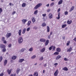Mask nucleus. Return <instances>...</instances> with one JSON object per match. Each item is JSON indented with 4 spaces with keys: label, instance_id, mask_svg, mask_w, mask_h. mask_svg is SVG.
I'll list each match as a JSON object with an SVG mask.
<instances>
[{
    "label": "nucleus",
    "instance_id": "nucleus-53",
    "mask_svg": "<svg viewBox=\"0 0 76 76\" xmlns=\"http://www.w3.org/2000/svg\"><path fill=\"white\" fill-rule=\"evenodd\" d=\"M4 75V74L3 73H1L0 74V76H3Z\"/></svg>",
    "mask_w": 76,
    "mask_h": 76
},
{
    "label": "nucleus",
    "instance_id": "nucleus-57",
    "mask_svg": "<svg viewBox=\"0 0 76 76\" xmlns=\"http://www.w3.org/2000/svg\"><path fill=\"white\" fill-rule=\"evenodd\" d=\"M42 16H43V17H45V16H46V14H43L42 15Z\"/></svg>",
    "mask_w": 76,
    "mask_h": 76
},
{
    "label": "nucleus",
    "instance_id": "nucleus-46",
    "mask_svg": "<svg viewBox=\"0 0 76 76\" xmlns=\"http://www.w3.org/2000/svg\"><path fill=\"white\" fill-rule=\"evenodd\" d=\"M54 2H52L50 4V6H53L54 5Z\"/></svg>",
    "mask_w": 76,
    "mask_h": 76
},
{
    "label": "nucleus",
    "instance_id": "nucleus-41",
    "mask_svg": "<svg viewBox=\"0 0 76 76\" xmlns=\"http://www.w3.org/2000/svg\"><path fill=\"white\" fill-rule=\"evenodd\" d=\"M6 48H3L2 50L3 52H6Z\"/></svg>",
    "mask_w": 76,
    "mask_h": 76
},
{
    "label": "nucleus",
    "instance_id": "nucleus-34",
    "mask_svg": "<svg viewBox=\"0 0 76 76\" xmlns=\"http://www.w3.org/2000/svg\"><path fill=\"white\" fill-rule=\"evenodd\" d=\"M24 50H25V49H22L20 50V53H23V52H24Z\"/></svg>",
    "mask_w": 76,
    "mask_h": 76
},
{
    "label": "nucleus",
    "instance_id": "nucleus-1",
    "mask_svg": "<svg viewBox=\"0 0 76 76\" xmlns=\"http://www.w3.org/2000/svg\"><path fill=\"white\" fill-rule=\"evenodd\" d=\"M42 5V3H39L37 4L34 8V10H36V9H37L38 8L40 7Z\"/></svg>",
    "mask_w": 76,
    "mask_h": 76
},
{
    "label": "nucleus",
    "instance_id": "nucleus-47",
    "mask_svg": "<svg viewBox=\"0 0 76 76\" xmlns=\"http://www.w3.org/2000/svg\"><path fill=\"white\" fill-rule=\"evenodd\" d=\"M43 59H44V58H43V57H42L40 58L39 60H42Z\"/></svg>",
    "mask_w": 76,
    "mask_h": 76
},
{
    "label": "nucleus",
    "instance_id": "nucleus-48",
    "mask_svg": "<svg viewBox=\"0 0 76 76\" xmlns=\"http://www.w3.org/2000/svg\"><path fill=\"white\" fill-rule=\"evenodd\" d=\"M3 43H4V44H6V43H7V41H6V40H4V41H3Z\"/></svg>",
    "mask_w": 76,
    "mask_h": 76
},
{
    "label": "nucleus",
    "instance_id": "nucleus-36",
    "mask_svg": "<svg viewBox=\"0 0 76 76\" xmlns=\"http://www.w3.org/2000/svg\"><path fill=\"white\" fill-rule=\"evenodd\" d=\"M38 13V10H36L34 12V15H37V13Z\"/></svg>",
    "mask_w": 76,
    "mask_h": 76
},
{
    "label": "nucleus",
    "instance_id": "nucleus-52",
    "mask_svg": "<svg viewBox=\"0 0 76 76\" xmlns=\"http://www.w3.org/2000/svg\"><path fill=\"white\" fill-rule=\"evenodd\" d=\"M50 10H50V9H49L47 10V12H50Z\"/></svg>",
    "mask_w": 76,
    "mask_h": 76
},
{
    "label": "nucleus",
    "instance_id": "nucleus-51",
    "mask_svg": "<svg viewBox=\"0 0 76 76\" xmlns=\"http://www.w3.org/2000/svg\"><path fill=\"white\" fill-rule=\"evenodd\" d=\"M30 30V28L29 27L27 29V31H29Z\"/></svg>",
    "mask_w": 76,
    "mask_h": 76
},
{
    "label": "nucleus",
    "instance_id": "nucleus-44",
    "mask_svg": "<svg viewBox=\"0 0 76 76\" xmlns=\"http://www.w3.org/2000/svg\"><path fill=\"white\" fill-rule=\"evenodd\" d=\"M16 74H12L10 75V76H16Z\"/></svg>",
    "mask_w": 76,
    "mask_h": 76
},
{
    "label": "nucleus",
    "instance_id": "nucleus-30",
    "mask_svg": "<svg viewBox=\"0 0 76 76\" xmlns=\"http://www.w3.org/2000/svg\"><path fill=\"white\" fill-rule=\"evenodd\" d=\"M60 12L58 13V18H57L58 19H60Z\"/></svg>",
    "mask_w": 76,
    "mask_h": 76
},
{
    "label": "nucleus",
    "instance_id": "nucleus-23",
    "mask_svg": "<svg viewBox=\"0 0 76 76\" xmlns=\"http://www.w3.org/2000/svg\"><path fill=\"white\" fill-rule=\"evenodd\" d=\"M70 41L69 40V41H67L66 43L67 46H69L70 44Z\"/></svg>",
    "mask_w": 76,
    "mask_h": 76
},
{
    "label": "nucleus",
    "instance_id": "nucleus-13",
    "mask_svg": "<svg viewBox=\"0 0 76 76\" xmlns=\"http://www.w3.org/2000/svg\"><path fill=\"white\" fill-rule=\"evenodd\" d=\"M25 61L24 59H20L18 61L19 63H22L23 61Z\"/></svg>",
    "mask_w": 76,
    "mask_h": 76
},
{
    "label": "nucleus",
    "instance_id": "nucleus-50",
    "mask_svg": "<svg viewBox=\"0 0 76 76\" xmlns=\"http://www.w3.org/2000/svg\"><path fill=\"white\" fill-rule=\"evenodd\" d=\"M54 66H55V67H56L57 65H58V63H56L54 64Z\"/></svg>",
    "mask_w": 76,
    "mask_h": 76
},
{
    "label": "nucleus",
    "instance_id": "nucleus-31",
    "mask_svg": "<svg viewBox=\"0 0 76 76\" xmlns=\"http://www.w3.org/2000/svg\"><path fill=\"white\" fill-rule=\"evenodd\" d=\"M32 21L33 23H34V22H35V18L33 17L32 19Z\"/></svg>",
    "mask_w": 76,
    "mask_h": 76
},
{
    "label": "nucleus",
    "instance_id": "nucleus-61",
    "mask_svg": "<svg viewBox=\"0 0 76 76\" xmlns=\"http://www.w3.org/2000/svg\"><path fill=\"white\" fill-rule=\"evenodd\" d=\"M74 41H75V42H76V37L74 39H73Z\"/></svg>",
    "mask_w": 76,
    "mask_h": 76
},
{
    "label": "nucleus",
    "instance_id": "nucleus-19",
    "mask_svg": "<svg viewBox=\"0 0 76 76\" xmlns=\"http://www.w3.org/2000/svg\"><path fill=\"white\" fill-rule=\"evenodd\" d=\"M74 8H75V7H74V6H73L71 8V9L69 10L70 12H72V10H74Z\"/></svg>",
    "mask_w": 76,
    "mask_h": 76
},
{
    "label": "nucleus",
    "instance_id": "nucleus-4",
    "mask_svg": "<svg viewBox=\"0 0 76 76\" xmlns=\"http://www.w3.org/2000/svg\"><path fill=\"white\" fill-rule=\"evenodd\" d=\"M12 35V33H7V34L6 37L7 38H9L10 36Z\"/></svg>",
    "mask_w": 76,
    "mask_h": 76
},
{
    "label": "nucleus",
    "instance_id": "nucleus-12",
    "mask_svg": "<svg viewBox=\"0 0 76 76\" xmlns=\"http://www.w3.org/2000/svg\"><path fill=\"white\" fill-rule=\"evenodd\" d=\"M72 48L71 47H70L69 49V48L67 49V52H70V51H72Z\"/></svg>",
    "mask_w": 76,
    "mask_h": 76
},
{
    "label": "nucleus",
    "instance_id": "nucleus-10",
    "mask_svg": "<svg viewBox=\"0 0 76 76\" xmlns=\"http://www.w3.org/2000/svg\"><path fill=\"white\" fill-rule=\"evenodd\" d=\"M7 60L6 59L5 60L4 62V65L6 66L7 64Z\"/></svg>",
    "mask_w": 76,
    "mask_h": 76
},
{
    "label": "nucleus",
    "instance_id": "nucleus-9",
    "mask_svg": "<svg viewBox=\"0 0 76 76\" xmlns=\"http://www.w3.org/2000/svg\"><path fill=\"white\" fill-rule=\"evenodd\" d=\"M12 70V69H10L9 70V69H8L7 70V72L8 73V74L10 75V73H11Z\"/></svg>",
    "mask_w": 76,
    "mask_h": 76
},
{
    "label": "nucleus",
    "instance_id": "nucleus-27",
    "mask_svg": "<svg viewBox=\"0 0 76 76\" xmlns=\"http://www.w3.org/2000/svg\"><path fill=\"white\" fill-rule=\"evenodd\" d=\"M66 26H67L66 24H63L62 26V28H65V27H66Z\"/></svg>",
    "mask_w": 76,
    "mask_h": 76
},
{
    "label": "nucleus",
    "instance_id": "nucleus-20",
    "mask_svg": "<svg viewBox=\"0 0 76 76\" xmlns=\"http://www.w3.org/2000/svg\"><path fill=\"white\" fill-rule=\"evenodd\" d=\"M61 58V56L60 55H58L56 57V60H58L59 58Z\"/></svg>",
    "mask_w": 76,
    "mask_h": 76
},
{
    "label": "nucleus",
    "instance_id": "nucleus-59",
    "mask_svg": "<svg viewBox=\"0 0 76 76\" xmlns=\"http://www.w3.org/2000/svg\"><path fill=\"white\" fill-rule=\"evenodd\" d=\"M52 34H53V32L51 31L50 33V35H50V36H51V35H52Z\"/></svg>",
    "mask_w": 76,
    "mask_h": 76
},
{
    "label": "nucleus",
    "instance_id": "nucleus-63",
    "mask_svg": "<svg viewBox=\"0 0 76 76\" xmlns=\"http://www.w3.org/2000/svg\"><path fill=\"white\" fill-rule=\"evenodd\" d=\"M50 6V4H48L46 5V6L47 7H49Z\"/></svg>",
    "mask_w": 76,
    "mask_h": 76
},
{
    "label": "nucleus",
    "instance_id": "nucleus-26",
    "mask_svg": "<svg viewBox=\"0 0 76 76\" xmlns=\"http://www.w3.org/2000/svg\"><path fill=\"white\" fill-rule=\"evenodd\" d=\"M38 76V72H35L34 74V76Z\"/></svg>",
    "mask_w": 76,
    "mask_h": 76
},
{
    "label": "nucleus",
    "instance_id": "nucleus-56",
    "mask_svg": "<svg viewBox=\"0 0 76 76\" xmlns=\"http://www.w3.org/2000/svg\"><path fill=\"white\" fill-rule=\"evenodd\" d=\"M8 47H12V44H9L8 45Z\"/></svg>",
    "mask_w": 76,
    "mask_h": 76
},
{
    "label": "nucleus",
    "instance_id": "nucleus-33",
    "mask_svg": "<svg viewBox=\"0 0 76 76\" xmlns=\"http://www.w3.org/2000/svg\"><path fill=\"white\" fill-rule=\"evenodd\" d=\"M42 26H43V27L44 26H46V24L45 23H43L42 24Z\"/></svg>",
    "mask_w": 76,
    "mask_h": 76
},
{
    "label": "nucleus",
    "instance_id": "nucleus-45",
    "mask_svg": "<svg viewBox=\"0 0 76 76\" xmlns=\"http://www.w3.org/2000/svg\"><path fill=\"white\" fill-rule=\"evenodd\" d=\"M68 12L67 11H66L64 12L65 15H68Z\"/></svg>",
    "mask_w": 76,
    "mask_h": 76
},
{
    "label": "nucleus",
    "instance_id": "nucleus-62",
    "mask_svg": "<svg viewBox=\"0 0 76 76\" xmlns=\"http://www.w3.org/2000/svg\"><path fill=\"white\" fill-rule=\"evenodd\" d=\"M47 66V64H45L44 65V67H45L46 66Z\"/></svg>",
    "mask_w": 76,
    "mask_h": 76
},
{
    "label": "nucleus",
    "instance_id": "nucleus-22",
    "mask_svg": "<svg viewBox=\"0 0 76 76\" xmlns=\"http://www.w3.org/2000/svg\"><path fill=\"white\" fill-rule=\"evenodd\" d=\"M52 51H54V50H56V47L53 45L52 46Z\"/></svg>",
    "mask_w": 76,
    "mask_h": 76
},
{
    "label": "nucleus",
    "instance_id": "nucleus-29",
    "mask_svg": "<svg viewBox=\"0 0 76 76\" xmlns=\"http://www.w3.org/2000/svg\"><path fill=\"white\" fill-rule=\"evenodd\" d=\"M47 31L48 32H50V27L48 26H47Z\"/></svg>",
    "mask_w": 76,
    "mask_h": 76
},
{
    "label": "nucleus",
    "instance_id": "nucleus-17",
    "mask_svg": "<svg viewBox=\"0 0 76 76\" xmlns=\"http://www.w3.org/2000/svg\"><path fill=\"white\" fill-rule=\"evenodd\" d=\"M63 3V0H60V1L58 3V5L61 4Z\"/></svg>",
    "mask_w": 76,
    "mask_h": 76
},
{
    "label": "nucleus",
    "instance_id": "nucleus-43",
    "mask_svg": "<svg viewBox=\"0 0 76 76\" xmlns=\"http://www.w3.org/2000/svg\"><path fill=\"white\" fill-rule=\"evenodd\" d=\"M5 40V38L4 37H3L1 39V41H4Z\"/></svg>",
    "mask_w": 76,
    "mask_h": 76
},
{
    "label": "nucleus",
    "instance_id": "nucleus-54",
    "mask_svg": "<svg viewBox=\"0 0 76 76\" xmlns=\"http://www.w3.org/2000/svg\"><path fill=\"white\" fill-rule=\"evenodd\" d=\"M64 60H65V61H68V59H67V58H64Z\"/></svg>",
    "mask_w": 76,
    "mask_h": 76
},
{
    "label": "nucleus",
    "instance_id": "nucleus-25",
    "mask_svg": "<svg viewBox=\"0 0 76 76\" xmlns=\"http://www.w3.org/2000/svg\"><path fill=\"white\" fill-rule=\"evenodd\" d=\"M16 58H17V56H14L12 57V60H15Z\"/></svg>",
    "mask_w": 76,
    "mask_h": 76
},
{
    "label": "nucleus",
    "instance_id": "nucleus-3",
    "mask_svg": "<svg viewBox=\"0 0 76 76\" xmlns=\"http://www.w3.org/2000/svg\"><path fill=\"white\" fill-rule=\"evenodd\" d=\"M58 74V71L57 69L56 71H55L54 74V76H57Z\"/></svg>",
    "mask_w": 76,
    "mask_h": 76
},
{
    "label": "nucleus",
    "instance_id": "nucleus-18",
    "mask_svg": "<svg viewBox=\"0 0 76 76\" xmlns=\"http://www.w3.org/2000/svg\"><path fill=\"white\" fill-rule=\"evenodd\" d=\"M45 48H43L40 50V52H41V53H43V52L45 51Z\"/></svg>",
    "mask_w": 76,
    "mask_h": 76
},
{
    "label": "nucleus",
    "instance_id": "nucleus-28",
    "mask_svg": "<svg viewBox=\"0 0 76 76\" xmlns=\"http://www.w3.org/2000/svg\"><path fill=\"white\" fill-rule=\"evenodd\" d=\"M31 21H28L27 23L28 26H29V25H31Z\"/></svg>",
    "mask_w": 76,
    "mask_h": 76
},
{
    "label": "nucleus",
    "instance_id": "nucleus-49",
    "mask_svg": "<svg viewBox=\"0 0 76 76\" xmlns=\"http://www.w3.org/2000/svg\"><path fill=\"white\" fill-rule=\"evenodd\" d=\"M52 46H51L49 48V50H52Z\"/></svg>",
    "mask_w": 76,
    "mask_h": 76
},
{
    "label": "nucleus",
    "instance_id": "nucleus-37",
    "mask_svg": "<svg viewBox=\"0 0 76 76\" xmlns=\"http://www.w3.org/2000/svg\"><path fill=\"white\" fill-rule=\"evenodd\" d=\"M25 6H26V4L25 3H23L22 5V7H25Z\"/></svg>",
    "mask_w": 76,
    "mask_h": 76
},
{
    "label": "nucleus",
    "instance_id": "nucleus-38",
    "mask_svg": "<svg viewBox=\"0 0 76 76\" xmlns=\"http://www.w3.org/2000/svg\"><path fill=\"white\" fill-rule=\"evenodd\" d=\"M29 51H33V48H32V47L31 48L29 49Z\"/></svg>",
    "mask_w": 76,
    "mask_h": 76
},
{
    "label": "nucleus",
    "instance_id": "nucleus-2",
    "mask_svg": "<svg viewBox=\"0 0 76 76\" xmlns=\"http://www.w3.org/2000/svg\"><path fill=\"white\" fill-rule=\"evenodd\" d=\"M23 40V37H19L18 38V42L19 44H21L22 43Z\"/></svg>",
    "mask_w": 76,
    "mask_h": 76
},
{
    "label": "nucleus",
    "instance_id": "nucleus-14",
    "mask_svg": "<svg viewBox=\"0 0 76 76\" xmlns=\"http://www.w3.org/2000/svg\"><path fill=\"white\" fill-rule=\"evenodd\" d=\"M62 69L63 70H64V71H67V70H68V68L66 67L63 68Z\"/></svg>",
    "mask_w": 76,
    "mask_h": 76
},
{
    "label": "nucleus",
    "instance_id": "nucleus-39",
    "mask_svg": "<svg viewBox=\"0 0 76 76\" xmlns=\"http://www.w3.org/2000/svg\"><path fill=\"white\" fill-rule=\"evenodd\" d=\"M35 57H36V56L34 55L31 57V58L32 59H34L35 58Z\"/></svg>",
    "mask_w": 76,
    "mask_h": 76
},
{
    "label": "nucleus",
    "instance_id": "nucleus-58",
    "mask_svg": "<svg viewBox=\"0 0 76 76\" xmlns=\"http://www.w3.org/2000/svg\"><path fill=\"white\" fill-rule=\"evenodd\" d=\"M60 10H61L60 8H59L58 10V12H60Z\"/></svg>",
    "mask_w": 76,
    "mask_h": 76
},
{
    "label": "nucleus",
    "instance_id": "nucleus-8",
    "mask_svg": "<svg viewBox=\"0 0 76 76\" xmlns=\"http://www.w3.org/2000/svg\"><path fill=\"white\" fill-rule=\"evenodd\" d=\"M22 23H23V24H25L26 22H27V20L26 19H23V20H22Z\"/></svg>",
    "mask_w": 76,
    "mask_h": 76
},
{
    "label": "nucleus",
    "instance_id": "nucleus-16",
    "mask_svg": "<svg viewBox=\"0 0 76 76\" xmlns=\"http://www.w3.org/2000/svg\"><path fill=\"white\" fill-rule=\"evenodd\" d=\"M21 32H22V30L20 29L18 31V35L19 36H21Z\"/></svg>",
    "mask_w": 76,
    "mask_h": 76
},
{
    "label": "nucleus",
    "instance_id": "nucleus-32",
    "mask_svg": "<svg viewBox=\"0 0 76 76\" xmlns=\"http://www.w3.org/2000/svg\"><path fill=\"white\" fill-rule=\"evenodd\" d=\"M58 54H59V53L57 52H55L53 53V55H58Z\"/></svg>",
    "mask_w": 76,
    "mask_h": 76
},
{
    "label": "nucleus",
    "instance_id": "nucleus-60",
    "mask_svg": "<svg viewBox=\"0 0 76 76\" xmlns=\"http://www.w3.org/2000/svg\"><path fill=\"white\" fill-rule=\"evenodd\" d=\"M50 37H51V36L50 35H49L48 36V39H50Z\"/></svg>",
    "mask_w": 76,
    "mask_h": 76
},
{
    "label": "nucleus",
    "instance_id": "nucleus-15",
    "mask_svg": "<svg viewBox=\"0 0 76 76\" xmlns=\"http://www.w3.org/2000/svg\"><path fill=\"white\" fill-rule=\"evenodd\" d=\"M48 43H49V40H47L45 43V46H46L48 44Z\"/></svg>",
    "mask_w": 76,
    "mask_h": 76
},
{
    "label": "nucleus",
    "instance_id": "nucleus-42",
    "mask_svg": "<svg viewBox=\"0 0 76 76\" xmlns=\"http://www.w3.org/2000/svg\"><path fill=\"white\" fill-rule=\"evenodd\" d=\"M3 12V10H2V8H0V15L1 14V13Z\"/></svg>",
    "mask_w": 76,
    "mask_h": 76
},
{
    "label": "nucleus",
    "instance_id": "nucleus-21",
    "mask_svg": "<svg viewBox=\"0 0 76 76\" xmlns=\"http://www.w3.org/2000/svg\"><path fill=\"white\" fill-rule=\"evenodd\" d=\"M72 21L71 20L70 21L68 20L67 21V23L68 24H69V25H70L71 23H72Z\"/></svg>",
    "mask_w": 76,
    "mask_h": 76
},
{
    "label": "nucleus",
    "instance_id": "nucleus-55",
    "mask_svg": "<svg viewBox=\"0 0 76 76\" xmlns=\"http://www.w3.org/2000/svg\"><path fill=\"white\" fill-rule=\"evenodd\" d=\"M15 13H16V12L15 11H14L12 13V15H15Z\"/></svg>",
    "mask_w": 76,
    "mask_h": 76
},
{
    "label": "nucleus",
    "instance_id": "nucleus-6",
    "mask_svg": "<svg viewBox=\"0 0 76 76\" xmlns=\"http://www.w3.org/2000/svg\"><path fill=\"white\" fill-rule=\"evenodd\" d=\"M46 41L45 39L44 38H41L40 39V41L42 42H45Z\"/></svg>",
    "mask_w": 76,
    "mask_h": 76
},
{
    "label": "nucleus",
    "instance_id": "nucleus-5",
    "mask_svg": "<svg viewBox=\"0 0 76 76\" xmlns=\"http://www.w3.org/2000/svg\"><path fill=\"white\" fill-rule=\"evenodd\" d=\"M53 18V15L52 14L50 13L49 15V19H52Z\"/></svg>",
    "mask_w": 76,
    "mask_h": 76
},
{
    "label": "nucleus",
    "instance_id": "nucleus-64",
    "mask_svg": "<svg viewBox=\"0 0 76 76\" xmlns=\"http://www.w3.org/2000/svg\"><path fill=\"white\" fill-rule=\"evenodd\" d=\"M28 76H33V75L32 74L30 75H28Z\"/></svg>",
    "mask_w": 76,
    "mask_h": 76
},
{
    "label": "nucleus",
    "instance_id": "nucleus-11",
    "mask_svg": "<svg viewBox=\"0 0 76 76\" xmlns=\"http://www.w3.org/2000/svg\"><path fill=\"white\" fill-rule=\"evenodd\" d=\"M56 51L57 52H61V48H58L56 49Z\"/></svg>",
    "mask_w": 76,
    "mask_h": 76
},
{
    "label": "nucleus",
    "instance_id": "nucleus-24",
    "mask_svg": "<svg viewBox=\"0 0 76 76\" xmlns=\"http://www.w3.org/2000/svg\"><path fill=\"white\" fill-rule=\"evenodd\" d=\"M26 28H24L23 30L22 34H24L25 33V32H26Z\"/></svg>",
    "mask_w": 76,
    "mask_h": 76
},
{
    "label": "nucleus",
    "instance_id": "nucleus-7",
    "mask_svg": "<svg viewBox=\"0 0 76 76\" xmlns=\"http://www.w3.org/2000/svg\"><path fill=\"white\" fill-rule=\"evenodd\" d=\"M6 47V46L4 45L1 44L0 45V48H4Z\"/></svg>",
    "mask_w": 76,
    "mask_h": 76
},
{
    "label": "nucleus",
    "instance_id": "nucleus-40",
    "mask_svg": "<svg viewBox=\"0 0 76 76\" xmlns=\"http://www.w3.org/2000/svg\"><path fill=\"white\" fill-rule=\"evenodd\" d=\"M2 60H3V56H1L0 57V62H1L2 61Z\"/></svg>",
    "mask_w": 76,
    "mask_h": 76
},
{
    "label": "nucleus",
    "instance_id": "nucleus-35",
    "mask_svg": "<svg viewBox=\"0 0 76 76\" xmlns=\"http://www.w3.org/2000/svg\"><path fill=\"white\" fill-rule=\"evenodd\" d=\"M20 70L19 69H18L16 71V73H17V74H18V73H19V72H20Z\"/></svg>",
    "mask_w": 76,
    "mask_h": 76
}]
</instances>
